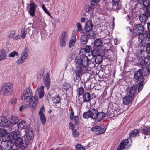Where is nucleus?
<instances>
[{
    "label": "nucleus",
    "mask_w": 150,
    "mask_h": 150,
    "mask_svg": "<svg viewBox=\"0 0 150 150\" xmlns=\"http://www.w3.org/2000/svg\"><path fill=\"white\" fill-rule=\"evenodd\" d=\"M26 34V33L25 29H23L22 31V33L21 35V38L22 39L25 38Z\"/></svg>",
    "instance_id": "57"
},
{
    "label": "nucleus",
    "mask_w": 150,
    "mask_h": 150,
    "mask_svg": "<svg viewBox=\"0 0 150 150\" xmlns=\"http://www.w3.org/2000/svg\"><path fill=\"white\" fill-rule=\"evenodd\" d=\"M96 113H94L93 119L98 122L101 121L104 117L105 114L103 112H98L96 110Z\"/></svg>",
    "instance_id": "14"
},
{
    "label": "nucleus",
    "mask_w": 150,
    "mask_h": 150,
    "mask_svg": "<svg viewBox=\"0 0 150 150\" xmlns=\"http://www.w3.org/2000/svg\"><path fill=\"white\" fill-rule=\"evenodd\" d=\"M120 0H112L110 8L114 10L119 9L120 5Z\"/></svg>",
    "instance_id": "20"
},
{
    "label": "nucleus",
    "mask_w": 150,
    "mask_h": 150,
    "mask_svg": "<svg viewBox=\"0 0 150 150\" xmlns=\"http://www.w3.org/2000/svg\"><path fill=\"white\" fill-rule=\"evenodd\" d=\"M72 135L74 137H77L79 135V133L76 129L74 130L72 132Z\"/></svg>",
    "instance_id": "61"
},
{
    "label": "nucleus",
    "mask_w": 150,
    "mask_h": 150,
    "mask_svg": "<svg viewBox=\"0 0 150 150\" xmlns=\"http://www.w3.org/2000/svg\"><path fill=\"white\" fill-rule=\"evenodd\" d=\"M86 35L89 38H93L96 35V33L93 30H89L88 31H86Z\"/></svg>",
    "instance_id": "27"
},
{
    "label": "nucleus",
    "mask_w": 150,
    "mask_h": 150,
    "mask_svg": "<svg viewBox=\"0 0 150 150\" xmlns=\"http://www.w3.org/2000/svg\"><path fill=\"white\" fill-rule=\"evenodd\" d=\"M91 99V95L88 92L85 93L83 95V102H89Z\"/></svg>",
    "instance_id": "23"
},
{
    "label": "nucleus",
    "mask_w": 150,
    "mask_h": 150,
    "mask_svg": "<svg viewBox=\"0 0 150 150\" xmlns=\"http://www.w3.org/2000/svg\"><path fill=\"white\" fill-rule=\"evenodd\" d=\"M29 10L28 11V13L32 17L35 16V10L37 7L35 4L33 3H30L29 4Z\"/></svg>",
    "instance_id": "16"
},
{
    "label": "nucleus",
    "mask_w": 150,
    "mask_h": 150,
    "mask_svg": "<svg viewBox=\"0 0 150 150\" xmlns=\"http://www.w3.org/2000/svg\"><path fill=\"white\" fill-rule=\"evenodd\" d=\"M130 147L128 140L127 139L120 143L117 148V150H122L125 148L127 149Z\"/></svg>",
    "instance_id": "10"
},
{
    "label": "nucleus",
    "mask_w": 150,
    "mask_h": 150,
    "mask_svg": "<svg viewBox=\"0 0 150 150\" xmlns=\"http://www.w3.org/2000/svg\"><path fill=\"white\" fill-rule=\"evenodd\" d=\"M94 7L92 6H90L88 7L87 10V12L90 14H92L93 13Z\"/></svg>",
    "instance_id": "54"
},
{
    "label": "nucleus",
    "mask_w": 150,
    "mask_h": 150,
    "mask_svg": "<svg viewBox=\"0 0 150 150\" xmlns=\"http://www.w3.org/2000/svg\"><path fill=\"white\" fill-rule=\"evenodd\" d=\"M28 49L27 48H25L23 51L21 55L23 57L27 59L28 55Z\"/></svg>",
    "instance_id": "39"
},
{
    "label": "nucleus",
    "mask_w": 150,
    "mask_h": 150,
    "mask_svg": "<svg viewBox=\"0 0 150 150\" xmlns=\"http://www.w3.org/2000/svg\"><path fill=\"white\" fill-rule=\"evenodd\" d=\"M9 90V83H5L3 84L1 88V93L4 95H7L8 94Z\"/></svg>",
    "instance_id": "15"
},
{
    "label": "nucleus",
    "mask_w": 150,
    "mask_h": 150,
    "mask_svg": "<svg viewBox=\"0 0 150 150\" xmlns=\"http://www.w3.org/2000/svg\"><path fill=\"white\" fill-rule=\"evenodd\" d=\"M18 121V119L16 116H12L11 120H10V124L12 125H15L17 123Z\"/></svg>",
    "instance_id": "33"
},
{
    "label": "nucleus",
    "mask_w": 150,
    "mask_h": 150,
    "mask_svg": "<svg viewBox=\"0 0 150 150\" xmlns=\"http://www.w3.org/2000/svg\"><path fill=\"white\" fill-rule=\"evenodd\" d=\"M150 64V57H148L144 58V59L142 61L140 60L138 63V65L141 67L145 65H148Z\"/></svg>",
    "instance_id": "18"
},
{
    "label": "nucleus",
    "mask_w": 150,
    "mask_h": 150,
    "mask_svg": "<svg viewBox=\"0 0 150 150\" xmlns=\"http://www.w3.org/2000/svg\"><path fill=\"white\" fill-rule=\"evenodd\" d=\"M141 132L143 134L148 135L150 133V129L148 127H145L141 129Z\"/></svg>",
    "instance_id": "34"
},
{
    "label": "nucleus",
    "mask_w": 150,
    "mask_h": 150,
    "mask_svg": "<svg viewBox=\"0 0 150 150\" xmlns=\"http://www.w3.org/2000/svg\"><path fill=\"white\" fill-rule=\"evenodd\" d=\"M138 85H134L132 86L131 87H129L127 90V94L134 96V97L137 94V92Z\"/></svg>",
    "instance_id": "9"
},
{
    "label": "nucleus",
    "mask_w": 150,
    "mask_h": 150,
    "mask_svg": "<svg viewBox=\"0 0 150 150\" xmlns=\"http://www.w3.org/2000/svg\"><path fill=\"white\" fill-rule=\"evenodd\" d=\"M106 129L104 125L96 126L91 128V130L93 132H96L97 135L103 134L105 132Z\"/></svg>",
    "instance_id": "6"
},
{
    "label": "nucleus",
    "mask_w": 150,
    "mask_h": 150,
    "mask_svg": "<svg viewBox=\"0 0 150 150\" xmlns=\"http://www.w3.org/2000/svg\"><path fill=\"white\" fill-rule=\"evenodd\" d=\"M76 40L75 35L73 36L71 38L69 43V47L71 48L74 45Z\"/></svg>",
    "instance_id": "28"
},
{
    "label": "nucleus",
    "mask_w": 150,
    "mask_h": 150,
    "mask_svg": "<svg viewBox=\"0 0 150 150\" xmlns=\"http://www.w3.org/2000/svg\"><path fill=\"white\" fill-rule=\"evenodd\" d=\"M67 41V40H62V39H60L59 43L60 46L62 47H65L66 45Z\"/></svg>",
    "instance_id": "53"
},
{
    "label": "nucleus",
    "mask_w": 150,
    "mask_h": 150,
    "mask_svg": "<svg viewBox=\"0 0 150 150\" xmlns=\"http://www.w3.org/2000/svg\"><path fill=\"white\" fill-rule=\"evenodd\" d=\"M25 122L24 121L21 120L18 123L17 125H16V127H18V128H20L21 129H26L25 127Z\"/></svg>",
    "instance_id": "36"
},
{
    "label": "nucleus",
    "mask_w": 150,
    "mask_h": 150,
    "mask_svg": "<svg viewBox=\"0 0 150 150\" xmlns=\"http://www.w3.org/2000/svg\"><path fill=\"white\" fill-rule=\"evenodd\" d=\"M45 112V108L43 105L41 107L38 112L39 115L40 117V119L41 123L42 124H44L46 122V119L45 115L43 112Z\"/></svg>",
    "instance_id": "13"
},
{
    "label": "nucleus",
    "mask_w": 150,
    "mask_h": 150,
    "mask_svg": "<svg viewBox=\"0 0 150 150\" xmlns=\"http://www.w3.org/2000/svg\"><path fill=\"white\" fill-rule=\"evenodd\" d=\"M134 79L137 82H146V78L144 77L140 70L136 71L134 74Z\"/></svg>",
    "instance_id": "4"
},
{
    "label": "nucleus",
    "mask_w": 150,
    "mask_h": 150,
    "mask_svg": "<svg viewBox=\"0 0 150 150\" xmlns=\"http://www.w3.org/2000/svg\"><path fill=\"white\" fill-rule=\"evenodd\" d=\"M94 45L95 47H99L101 46L102 41L100 38H97L94 40Z\"/></svg>",
    "instance_id": "29"
},
{
    "label": "nucleus",
    "mask_w": 150,
    "mask_h": 150,
    "mask_svg": "<svg viewBox=\"0 0 150 150\" xmlns=\"http://www.w3.org/2000/svg\"><path fill=\"white\" fill-rule=\"evenodd\" d=\"M139 41L141 43H145L146 41L148 39V35L145 32H143L138 35Z\"/></svg>",
    "instance_id": "17"
},
{
    "label": "nucleus",
    "mask_w": 150,
    "mask_h": 150,
    "mask_svg": "<svg viewBox=\"0 0 150 150\" xmlns=\"http://www.w3.org/2000/svg\"><path fill=\"white\" fill-rule=\"evenodd\" d=\"M96 110L93 108L90 110L87 111L83 114V117L85 119H88L91 118L93 119L94 113H96Z\"/></svg>",
    "instance_id": "12"
},
{
    "label": "nucleus",
    "mask_w": 150,
    "mask_h": 150,
    "mask_svg": "<svg viewBox=\"0 0 150 150\" xmlns=\"http://www.w3.org/2000/svg\"><path fill=\"white\" fill-rule=\"evenodd\" d=\"M24 98V102L26 105L31 107L33 109H34L36 107L38 101V97L36 96H23L21 98L22 100Z\"/></svg>",
    "instance_id": "1"
},
{
    "label": "nucleus",
    "mask_w": 150,
    "mask_h": 150,
    "mask_svg": "<svg viewBox=\"0 0 150 150\" xmlns=\"http://www.w3.org/2000/svg\"><path fill=\"white\" fill-rule=\"evenodd\" d=\"M84 67H77L75 70V76L74 78V80L79 81L81 80L82 76L84 73Z\"/></svg>",
    "instance_id": "5"
},
{
    "label": "nucleus",
    "mask_w": 150,
    "mask_h": 150,
    "mask_svg": "<svg viewBox=\"0 0 150 150\" xmlns=\"http://www.w3.org/2000/svg\"><path fill=\"white\" fill-rule=\"evenodd\" d=\"M4 139V141L5 142L4 145L5 146V150H9V147L8 143L9 142V139Z\"/></svg>",
    "instance_id": "45"
},
{
    "label": "nucleus",
    "mask_w": 150,
    "mask_h": 150,
    "mask_svg": "<svg viewBox=\"0 0 150 150\" xmlns=\"http://www.w3.org/2000/svg\"><path fill=\"white\" fill-rule=\"evenodd\" d=\"M6 55V52L4 50H0V61L4 59Z\"/></svg>",
    "instance_id": "35"
},
{
    "label": "nucleus",
    "mask_w": 150,
    "mask_h": 150,
    "mask_svg": "<svg viewBox=\"0 0 150 150\" xmlns=\"http://www.w3.org/2000/svg\"><path fill=\"white\" fill-rule=\"evenodd\" d=\"M23 95L32 96V90L30 87L27 88L24 93H23Z\"/></svg>",
    "instance_id": "37"
},
{
    "label": "nucleus",
    "mask_w": 150,
    "mask_h": 150,
    "mask_svg": "<svg viewBox=\"0 0 150 150\" xmlns=\"http://www.w3.org/2000/svg\"><path fill=\"white\" fill-rule=\"evenodd\" d=\"M89 59L87 57H84L81 58L80 57H77L75 59L74 63L76 67H86L88 64Z\"/></svg>",
    "instance_id": "2"
},
{
    "label": "nucleus",
    "mask_w": 150,
    "mask_h": 150,
    "mask_svg": "<svg viewBox=\"0 0 150 150\" xmlns=\"http://www.w3.org/2000/svg\"><path fill=\"white\" fill-rule=\"evenodd\" d=\"M144 14H146L147 16H150V8H146L145 13Z\"/></svg>",
    "instance_id": "63"
},
{
    "label": "nucleus",
    "mask_w": 150,
    "mask_h": 150,
    "mask_svg": "<svg viewBox=\"0 0 150 150\" xmlns=\"http://www.w3.org/2000/svg\"><path fill=\"white\" fill-rule=\"evenodd\" d=\"M100 0H91V5L93 6H95L100 1Z\"/></svg>",
    "instance_id": "59"
},
{
    "label": "nucleus",
    "mask_w": 150,
    "mask_h": 150,
    "mask_svg": "<svg viewBox=\"0 0 150 150\" xmlns=\"http://www.w3.org/2000/svg\"><path fill=\"white\" fill-rule=\"evenodd\" d=\"M26 59L21 55L19 59L17 60V62L18 64H21L23 63Z\"/></svg>",
    "instance_id": "42"
},
{
    "label": "nucleus",
    "mask_w": 150,
    "mask_h": 150,
    "mask_svg": "<svg viewBox=\"0 0 150 150\" xmlns=\"http://www.w3.org/2000/svg\"><path fill=\"white\" fill-rule=\"evenodd\" d=\"M93 27V25L91 21L90 20H88L86 24L85 28V31H88L92 29Z\"/></svg>",
    "instance_id": "25"
},
{
    "label": "nucleus",
    "mask_w": 150,
    "mask_h": 150,
    "mask_svg": "<svg viewBox=\"0 0 150 150\" xmlns=\"http://www.w3.org/2000/svg\"><path fill=\"white\" fill-rule=\"evenodd\" d=\"M89 38L85 34L82 35L81 37V42L83 44H86L87 43Z\"/></svg>",
    "instance_id": "32"
},
{
    "label": "nucleus",
    "mask_w": 150,
    "mask_h": 150,
    "mask_svg": "<svg viewBox=\"0 0 150 150\" xmlns=\"http://www.w3.org/2000/svg\"><path fill=\"white\" fill-rule=\"evenodd\" d=\"M26 59L21 55L19 59L17 60V62L18 64H21L23 63Z\"/></svg>",
    "instance_id": "43"
},
{
    "label": "nucleus",
    "mask_w": 150,
    "mask_h": 150,
    "mask_svg": "<svg viewBox=\"0 0 150 150\" xmlns=\"http://www.w3.org/2000/svg\"><path fill=\"white\" fill-rule=\"evenodd\" d=\"M70 86V84L69 83H64L63 85V88L64 90L67 91Z\"/></svg>",
    "instance_id": "51"
},
{
    "label": "nucleus",
    "mask_w": 150,
    "mask_h": 150,
    "mask_svg": "<svg viewBox=\"0 0 150 150\" xmlns=\"http://www.w3.org/2000/svg\"><path fill=\"white\" fill-rule=\"evenodd\" d=\"M26 59L21 55L19 59L17 60V62L18 64H21L23 63Z\"/></svg>",
    "instance_id": "44"
},
{
    "label": "nucleus",
    "mask_w": 150,
    "mask_h": 150,
    "mask_svg": "<svg viewBox=\"0 0 150 150\" xmlns=\"http://www.w3.org/2000/svg\"><path fill=\"white\" fill-rule=\"evenodd\" d=\"M19 134V132L17 130H15L14 131H12V132L11 134L10 137L12 140L14 141L17 139L18 137Z\"/></svg>",
    "instance_id": "26"
},
{
    "label": "nucleus",
    "mask_w": 150,
    "mask_h": 150,
    "mask_svg": "<svg viewBox=\"0 0 150 150\" xmlns=\"http://www.w3.org/2000/svg\"><path fill=\"white\" fill-rule=\"evenodd\" d=\"M77 30H76L77 32H81L82 31V26L80 23H77Z\"/></svg>",
    "instance_id": "55"
},
{
    "label": "nucleus",
    "mask_w": 150,
    "mask_h": 150,
    "mask_svg": "<svg viewBox=\"0 0 150 150\" xmlns=\"http://www.w3.org/2000/svg\"><path fill=\"white\" fill-rule=\"evenodd\" d=\"M144 82H139V85L138 86V92L139 93L143 89Z\"/></svg>",
    "instance_id": "48"
},
{
    "label": "nucleus",
    "mask_w": 150,
    "mask_h": 150,
    "mask_svg": "<svg viewBox=\"0 0 150 150\" xmlns=\"http://www.w3.org/2000/svg\"><path fill=\"white\" fill-rule=\"evenodd\" d=\"M14 145L18 147H23L25 148V146L24 145L23 139L21 137H18L13 141L10 137V148H12Z\"/></svg>",
    "instance_id": "3"
},
{
    "label": "nucleus",
    "mask_w": 150,
    "mask_h": 150,
    "mask_svg": "<svg viewBox=\"0 0 150 150\" xmlns=\"http://www.w3.org/2000/svg\"><path fill=\"white\" fill-rule=\"evenodd\" d=\"M0 137H4L6 139H8L9 137V133H8L7 131L5 129H1L2 128L0 127Z\"/></svg>",
    "instance_id": "22"
},
{
    "label": "nucleus",
    "mask_w": 150,
    "mask_h": 150,
    "mask_svg": "<svg viewBox=\"0 0 150 150\" xmlns=\"http://www.w3.org/2000/svg\"><path fill=\"white\" fill-rule=\"evenodd\" d=\"M44 81V84L46 87L48 89L49 87L50 83V79L49 78V75L48 73L46 74L45 77Z\"/></svg>",
    "instance_id": "24"
},
{
    "label": "nucleus",
    "mask_w": 150,
    "mask_h": 150,
    "mask_svg": "<svg viewBox=\"0 0 150 150\" xmlns=\"http://www.w3.org/2000/svg\"><path fill=\"white\" fill-rule=\"evenodd\" d=\"M148 17L146 14H142L139 16V18L142 23H144L147 21Z\"/></svg>",
    "instance_id": "31"
},
{
    "label": "nucleus",
    "mask_w": 150,
    "mask_h": 150,
    "mask_svg": "<svg viewBox=\"0 0 150 150\" xmlns=\"http://www.w3.org/2000/svg\"><path fill=\"white\" fill-rule=\"evenodd\" d=\"M102 60V57L99 54L97 55L95 59V62L96 64L101 63Z\"/></svg>",
    "instance_id": "40"
},
{
    "label": "nucleus",
    "mask_w": 150,
    "mask_h": 150,
    "mask_svg": "<svg viewBox=\"0 0 150 150\" xmlns=\"http://www.w3.org/2000/svg\"><path fill=\"white\" fill-rule=\"evenodd\" d=\"M53 103L55 104L60 103L61 100V98L58 95H56L54 97L52 98Z\"/></svg>",
    "instance_id": "30"
},
{
    "label": "nucleus",
    "mask_w": 150,
    "mask_h": 150,
    "mask_svg": "<svg viewBox=\"0 0 150 150\" xmlns=\"http://www.w3.org/2000/svg\"><path fill=\"white\" fill-rule=\"evenodd\" d=\"M134 98V96H132L127 93L122 99L123 104L125 105L131 104L133 101Z\"/></svg>",
    "instance_id": "8"
},
{
    "label": "nucleus",
    "mask_w": 150,
    "mask_h": 150,
    "mask_svg": "<svg viewBox=\"0 0 150 150\" xmlns=\"http://www.w3.org/2000/svg\"><path fill=\"white\" fill-rule=\"evenodd\" d=\"M7 119L4 117H0V127L4 128L8 125Z\"/></svg>",
    "instance_id": "19"
},
{
    "label": "nucleus",
    "mask_w": 150,
    "mask_h": 150,
    "mask_svg": "<svg viewBox=\"0 0 150 150\" xmlns=\"http://www.w3.org/2000/svg\"><path fill=\"white\" fill-rule=\"evenodd\" d=\"M74 118L75 124L78 125L79 122V120L78 117L77 116H75L74 117Z\"/></svg>",
    "instance_id": "62"
},
{
    "label": "nucleus",
    "mask_w": 150,
    "mask_h": 150,
    "mask_svg": "<svg viewBox=\"0 0 150 150\" xmlns=\"http://www.w3.org/2000/svg\"><path fill=\"white\" fill-rule=\"evenodd\" d=\"M138 133V130L137 129H135L132 131L129 135L131 137H134L137 135Z\"/></svg>",
    "instance_id": "50"
},
{
    "label": "nucleus",
    "mask_w": 150,
    "mask_h": 150,
    "mask_svg": "<svg viewBox=\"0 0 150 150\" xmlns=\"http://www.w3.org/2000/svg\"><path fill=\"white\" fill-rule=\"evenodd\" d=\"M144 28L143 26L140 24H136L134 27L133 31L134 33L138 35L144 32Z\"/></svg>",
    "instance_id": "11"
},
{
    "label": "nucleus",
    "mask_w": 150,
    "mask_h": 150,
    "mask_svg": "<svg viewBox=\"0 0 150 150\" xmlns=\"http://www.w3.org/2000/svg\"><path fill=\"white\" fill-rule=\"evenodd\" d=\"M18 53L16 51H14L10 53V57H14L15 56H18Z\"/></svg>",
    "instance_id": "56"
},
{
    "label": "nucleus",
    "mask_w": 150,
    "mask_h": 150,
    "mask_svg": "<svg viewBox=\"0 0 150 150\" xmlns=\"http://www.w3.org/2000/svg\"><path fill=\"white\" fill-rule=\"evenodd\" d=\"M74 117H75V116H74V111L72 109L71 110V113L70 116V119L71 120H72L73 119Z\"/></svg>",
    "instance_id": "60"
},
{
    "label": "nucleus",
    "mask_w": 150,
    "mask_h": 150,
    "mask_svg": "<svg viewBox=\"0 0 150 150\" xmlns=\"http://www.w3.org/2000/svg\"><path fill=\"white\" fill-rule=\"evenodd\" d=\"M33 131L31 129L28 130L25 134V144L26 145L30 144L32 142V139L33 137Z\"/></svg>",
    "instance_id": "7"
},
{
    "label": "nucleus",
    "mask_w": 150,
    "mask_h": 150,
    "mask_svg": "<svg viewBox=\"0 0 150 150\" xmlns=\"http://www.w3.org/2000/svg\"><path fill=\"white\" fill-rule=\"evenodd\" d=\"M144 6L147 7L150 6V0H142Z\"/></svg>",
    "instance_id": "46"
},
{
    "label": "nucleus",
    "mask_w": 150,
    "mask_h": 150,
    "mask_svg": "<svg viewBox=\"0 0 150 150\" xmlns=\"http://www.w3.org/2000/svg\"><path fill=\"white\" fill-rule=\"evenodd\" d=\"M15 93V91L13 88V84L10 83V95H13Z\"/></svg>",
    "instance_id": "52"
},
{
    "label": "nucleus",
    "mask_w": 150,
    "mask_h": 150,
    "mask_svg": "<svg viewBox=\"0 0 150 150\" xmlns=\"http://www.w3.org/2000/svg\"><path fill=\"white\" fill-rule=\"evenodd\" d=\"M84 51L86 53L90 52L92 50L91 46L90 45H87L85 46L84 49Z\"/></svg>",
    "instance_id": "49"
},
{
    "label": "nucleus",
    "mask_w": 150,
    "mask_h": 150,
    "mask_svg": "<svg viewBox=\"0 0 150 150\" xmlns=\"http://www.w3.org/2000/svg\"><path fill=\"white\" fill-rule=\"evenodd\" d=\"M76 92L79 96H81L84 93V89L82 87H80L77 88Z\"/></svg>",
    "instance_id": "38"
},
{
    "label": "nucleus",
    "mask_w": 150,
    "mask_h": 150,
    "mask_svg": "<svg viewBox=\"0 0 150 150\" xmlns=\"http://www.w3.org/2000/svg\"><path fill=\"white\" fill-rule=\"evenodd\" d=\"M62 40H68V34L65 32H63L62 33L61 38L60 39Z\"/></svg>",
    "instance_id": "41"
},
{
    "label": "nucleus",
    "mask_w": 150,
    "mask_h": 150,
    "mask_svg": "<svg viewBox=\"0 0 150 150\" xmlns=\"http://www.w3.org/2000/svg\"><path fill=\"white\" fill-rule=\"evenodd\" d=\"M142 69H139L142 72V74L145 78L149 75L150 73V68L146 66H143Z\"/></svg>",
    "instance_id": "21"
},
{
    "label": "nucleus",
    "mask_w": 150,
    "mask_h": 150,
    "mask_svg": "<svg viewBox=\"0 0 150 150\" xmlns=\"http://www.w3.org/2000/svg\"><path fill=\"white\" fill-rule=\"evenodd\" d=\"M39 94V98L41 99L44 96V92L43 91H38Z\"/></svg>",
    "instance_id": "64"
},
{
    "label": "nucleus",
    "mask_w": 150,
    "mask_h": 150,
    "mask_svg": "<svg viewBox=\"0 0 150 150\" xmlns=\"http://www.w3.org/2000/svg\"><path fill=\"white\" fill-rule=\"evenodd\" d=\"M75 149L76 150H85V148L81 144H78L76 146Z\"/></svg>",
    "instance_id": "47"
},
{
    "label": "nucleus",
    "mask_w": 150,
    "mask_h": 150,
    "mask_svg": "<svg viewBox=\"0 0 150 150\" xmlns=\"http://www.w3.org/2000/svg\"><path fill=\"white\" fill-rule=\"evenodd\" d=\"M44 73L42 71H39L37 74V76L38 78H41L42 77Z\"/></svg>",
    "instance_id": "58"
}]
</instances>
